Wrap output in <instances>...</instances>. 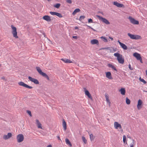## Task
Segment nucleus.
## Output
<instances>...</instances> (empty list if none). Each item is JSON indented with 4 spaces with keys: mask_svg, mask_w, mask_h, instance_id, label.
<instances>
[{
    "mask_svg": "<svg viewBox=\"0 0 147 147\" xmlns=\"http://www.w3.org/2000/svg\"><path fill=\"white\" fill-rule=\"evenodd\" d=\"M114 55L117 57V59L119 63L123 64L124 62V59L122 55L117 53H114Z\"/></svg>",
    "mask_w": 147,
    "mask_h": 147,
    "instance_id": "f257e3e1",
    "label": "nucleus"
},
{
    "mask_svg": "<svg viewBox=\"0 0 147 147\" xmlns=\"http://www.w3.org/2000/svg\"><path fill=\"white\" fill-rule=\"evenodd\" d=\"M36 69L37 71L40 74L47 78L48 80H49L50 79L49 76L47 74H46V73H44L42 71V70L40 67H36Z\"/></svg>",
    "mask_w": 147,
    "mask_h": 147,
    "instance_id": "f03ea898",
    "label": "nucleus"
},
{
    "mask_svg": "<svg viewBox=\"0 0 147 147\" xmlns=\"http://www.w3.org/2000/svg\"><path fill=\"white\" fill-rule=\"evenodd\" d=\"M97 17L98 18L99 20H101L103 22L105 23L106 24H109L110 23L105 18L99 16L97 15Z\"/></svg>",
    "mask_w": 147,
    "mask_h": 147,
    "instance_id": "7ed1b4c3",
    "label": "nucleus"
},
{
    "mask_svg": "<svg viewBox=\"0 0 147 147\" xmlns=\"http://www.w3.org/2000/svg\"><path fill=\"white\" fill-rule=\"evenodd\" d=\"M11 28L12 30V33L13 35V37L16 38H18V37L17 36L16 28L12 25L11 26Z\"/></svg>",
    "mask_w": 147,
    "mask_h": 147,
    "instance_id": "20e7f679",
    "label": "nucleus"
},
{
    "mask_svg": "<svg viewBox=\"0 0 147 147\" xmlns=\"http://www.w3.org/2000/svg\"><path fill=\"white\" fill-rule=\"evenodd\" d=\"M127 35L130 37V38L132 39H138L140 37V36L138 35H135L134 34H132L130 33H128Z\"/></svg>",
    "mask_w": 147,
    "mask_h": 147,
    "instance_id": "39448f33",
    "label": "nucleus"
},
{
    "mask_svg": "<svg viewBox=\"0 0 147 147\" xmlns=\"http://www.w3.org/2000/svg\"><path fill=\"white\" fill-rule=\"evenodd\" d=\"M16 138L17 142L18 143H20L23 141L24 137L23 134H20L17 135Z\"/></svg>",
    "mask_w": 147,
    "mask_h": 147,
    "instance_id": "423d86ee",
    "label": "nucleus"
},
{
    "mask_svg": "<svg viewBox=\"0 0 147 147\" xmlns=\"http://www.w3.org/2000/svg\"><path fill=\"white\" fill-rule=\"evenodd\" d=\"M128 19L130 20V22L133 24L137 25L139 24L138 21L135 20L134 18L131 16H129Z\"/></svg>",
    "mask_w": 147,
    "mask_h": 147,
    "instance_id": "0eeeda50",
    "label": "nucleus"
},
{
    "mask_svg": "<svg viewBox=\"0 0 147 147\" xmlns=\"http://www.w3.org/2000/svg\"><path fill=\"white\" fill-rule=\"evenodd\" d=\"M18 84L19 85L22 86L25 88H27L30 89L33 88V87L32 86L28 85L25 84L22 82H18Z\"/></svg>",
    "mask_w": 147,
    "mask_h": 147,
    "instance_id": "6e6552de",
    "label": "nucleus"
},
{
    "mask_svg": "<svg viewBox=\"0 0 147 147\" xmlns=\"http://www.w3.org/2000/svg\"><path fill=\"white\" fill-rule=\"evenodd\" d=\"M12 136V134L11 133H8L7 134L4 135L3 136V138L5 140H7L10 138Z\"/></svg>",
    "mask_w": 147,
    "mask_h": 147,
    "instance_id": "1a4fd4ad",
    "label": "nucleus"
},
{
    "mask_svg": "<svg viewBox=\"0 0 147 147\" xmlns=\"http://www.w3.org/2000/svg\"><path fill=\"white\" fill-rule=\"evenodd\" d=\"M29 80L31 81V82H34V84H39V82L37 80L32 78V77L30 76H29L28 77Z\"/></svg>",
    "mask_w": 147,
    "mask_h": 147,
    "instance_id": "9d476101",
    "label": "nucleus"
},
{
    "mask_svg": "<svg viewBox=\"0 0 147 147\" xmlns=\"http://www.w3.org/2000/svg\"><path fill=\"white\" fill-rule=\"evenodd\" d=\"M117 42L119 43L121 47L124 50H127V46L121 42L119 40H118Z\"/></svg>",
    "mask_w": 147,
    "mask_h": 147,
    "instance_id": "9b49d317",
    "label": "nucleus"
},
{
    "mask_svg": "<svg viewBox=\"0 0 147 147\" xmlns=\"http://www.w3.org/2000/svg\"><path fill=\"white\" fill-rule=\"evenodd\" d=\"M114 127L115 129H118L119 128L120 129H122V127L120 124L119 123L117 122H115L114 123Z\"/></svg>",
    "mask_w": 147,
    "mask_h": 147,
    "instance_id": "f8f14e48",
    "label": "nucleus"
},
{
    "mask_svg": "<svg viewBox=\"0 0 147 147\" xmlns=\"http://www.w3.org/2000/svg\"><path fill=\"white\" fill-rule=\"evenodd\" d=\"M113 4L114 5L119 7H124L123 4L120 3L117 1H114L113 3Z\"/></svg>",
    "mask_w": 147,
    "mask_h": 147,
    "instance_id": "ddd939ff",
    "label": "nucleus"
},
{
    "mask_svg": "<svg viewBox=\"0 0 147 147\" xmlns=\"http://www.w3.org/2000/svg\"><path fill=\"white\" fill-rule=\"evenodd\" d=\"M133 56L136 57L138 60L141 59V57L140 54L137 53L136 52L134 53L133 54Z\"/></svg>",
    "mask_w": 147,
    "mask_h": 147,
    "instance_id": "4468645a",
    "label": "nucleus"
},
{
    "mask_svg": "<svg viewBox=\"0 0 147 147\" xmlns=\"http://www.w3.org/2000/svg\"><path fill=\"white\" fill-rule=\"evenodd\" d=\"M42 18L43 19L47 21L48 22H50L51 21L50 17L48 15H46L42 17Z\"/></svg>",
    "mask_w": 147,
    "mask_h": 147,
    "instance_id": "2eb2a0df",
    "label": "nucleus"
},
{
    "mask_svg": "<svg viewBox=\"0 0 147 147\" xmlns=\"http://www.w3.org/2000/svg\"><path fill=\"white\" fill-rule=\"evenodd\" d=\"M84 89L85 91V93L86 95L89 98H92L91 94L88 92V91L86 90V88H84Z\"/></svg>",
    "mask_w": 147,
    "mask_h": 147,
    "instance_id": "dca6fc26",
    "label": "nucleus"
},
{
    "mask_svg": "<svg viewBox=\"0 0 147 147\" xmlns=\"http://www.w3.org/2000/svg\"><path fill=\"white\" fill-rule=\"evenodd\" d=\"M142 104V101L140 100L139 99L138 100V105H137V107L138 110L140 109L141 108V105Z\"/></svg>",
    "mask_w": 147,
    "mask_h": 147,
    "instance_id": "f3484780",
    "label": "nucleus"
},
{
    "mask_svg": "<svg viewBox=\"0 0 147 147\" xmlns=\"http://www.w3.org/2000/svg\"><path fill=\"white\" fill-rule=\"evenodd\" d=\"M90 43L92 45L96 44L98 45L99 44L98 41L96 39H93L91 40Z\"/></svg>",
    "mask_w": 147,
    "mask_h": 147,
    "instance_id": "a211bd4d",
    "label": "nucleus"
},
{
    "mask_svg": "<svg viewBox=\"0 0 147 147\" xmlns=\"http://www.w3.org/2000/svg\"><path fill=\"white\" fill-rule=\"evenodd\" d=\"M106 77L109 79H113L111 76V74L110 72H108L106 74Z\"/></svg>",
    "mask_w": 147,
    "mask_h": 147,
    "instance_id": "6ab92c4d",
    "label": "nucleus"
},
{
    "mask_svg": "<svg viewBox=\"0 0 147 147\" xmlns=\"http://www.w3.org/2000/svg\"><path fill=\"white\" fill-rule=\"evenodd\" d=\"M108 67L110 68H111L112 69H114V70L117 72V71L115 66L112 64L109 63L108 64Z\"/></svg>",
    "mask_w": 147,
    "mask_h": 147,
    "instance_id": "aec40b11",
    "label": "nucleus"
},
{
    "mask_svg": "<svg viewBox=\"0 0 147 147\" xmlns=\"http://www.w3.org/2000/svg\"><path fill=\"white\" fill-rule=\"evenodd\" d=\"M36 124L37 125L38 128L42 129L41 125L38 119L36 120Z\"/></svg>",
    "mask_w": 147,
    "mask_h": 147,
    "instance_id": "412c9836",
    "label": "nucleus"
},
{
    "mask_svg": "<svg viewBox=\"0 0 147 147\" xmlns=\"http://www.w3.org/2000/svg\"><path fill=\"white\" fill-rule=\"evenodd\" d=\"M61 60L62 61H64L65 63H72V62L70 60H69V59H61Z\"/></svg>",
    "mask_w": 147,
    "mask_h": 147,
    "instance_id": "4be33fe9",
    "label": "nucleus"
},
{
    "mask_svg": "<svg viewBox=\"0 0 147 147\" xmlns=\"http://www.w3.org/2000/svg\"><path fill=\"white\" fill-rule=\"evenodd\" d=\"M62 125L63 127L64 130L65 131L67 129L66 123L64 120H63L62 123Z\"/></svg>",
    "mask_w": 147,
    "mask_h": 147,
    "instance_id": "5701e85b",
    "label": "nucleus"
},
{
    "mask_svg": "<svg viewBox=\"0 0 147 147\" xmlns=\"http://www.w3.org/2000/svg\"><path fill=\"white\" fill-rule=\"evenodd\" d=\"M65 141L66 143L67 144L69 145L71 147L72 146V145L71 143L70 142V141H69V140L68 139L66 138L65 139Z\"/></svg>",
    "mask_w": 147,
    "mask_h": 147,
    "instance_id": "b1692460",
    "label": "nucleus"
},
{
    "mask_svg": "<svg viewBox=\"0 0 147 147\" xmlns=\"http://www.w3.org/2000/svg\"><path fill=\"white\" fill-rule=\"evenodd\" d=\"M120 91L121 92V93L122 95H124L125 94V88H121L120 90Z\"/></svg>",
    "mask_w": 147,
    "mask_h": 147,
    "instance_id": "393cba45",
    "label": "nucleus"
},
{
    "mask_svg": "<svg viewBox=\"0 0 147 147\" xmlns=\"http://www.w3.org/2000/svg\"><path fill=\"white\" fill-rule=\"evenodd\" d=\"M80 11V9H79L77 8L72 13V15H75L76 13L79 12Z\"/></svg>",
    "mask_w": 147,
    "mask_h": 147,
    "instance_id": "a878e982",
    "label": "nucleus"
},
{
    "mask_svg": "<svg viewBox=\"0 0 147 147\" xmlns=\"http://www.w3.org/2000/svg\"><path fill=\"white\" fill-rule=\"evenodd\" d=\"M131 141H132L130 145V147H134V145L135 144V141L133 139H131Z\"/></svg>",
    "mask_w": 147,
    "mask_h": 147,
    "instance_id": "bb28decb",
    "label": "nucleus"
},
{
    "mask_svg": "<svg viewBox=\"0 0 147 147\" xmlns=\"http://www.w3.org/2000/svg\"><path fill=\"white\" fill-rule=\"evenodd\" d=\"M139 80L141 82H142L144 84H146V82L145 81L144 79L141 78V77H140L139 78Z\"/></svg>",
    "mask_w": 147,
    "mask_h": 147,
    "instance_id": "cd10ccee",
    "label": "nucleus"
},
{
    "mask_svg": "<svg viewBox=\"0 0 147 147\" xmlns=\"http://www.w3.org/2000/svg\"><path fill=\"white\" fill-rule=\"evenodd\" d=\"M90 138L91 141H93L95 137L92 134L90 135Z\"/></svg>",
    "mask_w": 147,
    "mask_h": 147,
    "instance_id": "c85d7f7f",
    "label": "nucleus"
},
{
    "mask_svg": "<svg viewBox=\"0 0 147 147\" xmlns=\"http://www.w3.org/2000/svg\"><path fill=\"white\" fill-rule=\"evenodd\" d=\"M130 100L127 97L126 98V102L127 104L129 105L130 103Z\"/></svg>",
    "mask_w": 147,
    "mask_h": 147,
    "instance_id": "c756f323",
    "label": "nucleus"
},
{
    "mask_svg": "<svg viewBox=\"0 0 147 147\" xmlns=\"http://www.w3.org/2000/svg\"><path fill=\"white\" fill-rule=\"evenodd\" d=\"M60 5H61L60 3H57L56 5H54L53 6L57 8H58L60 7Z\"/></svg>",
    "mask_w": 147,
    "mask_h": 147,
    "instance_id": "7c9ffc66",
    "label": "nucleus"
},
{
    "mask_svg": "<svg viewBox=\"0 0 147 147\" xmlns=\"http://www.w3.org/2000/svg\"><path fill=\"white\" fill-rule=\"evenodd\" d=\"M100 38H101V39H103V41H104V42H107V39L105 37H104L103 36H101Z\"/></svg>",
    "mask_w": 147,
    "mask_h": 147,
    "instance_id": "2f4dec72",
    "label": "nucleus"
},
{
    "mask_svg": "<svg viewBox=\"0 0 147 147\" xmlns=\"http://www.w3.org/2000/svg\"><path fill=\"white\" fill-rule=\"evenodd\" d=\"M56 16L59 18H62L63 17L62 15L59 13L57 12Z\"/></svg>",
    "mask_w": 147,
    "mask_h": 147,
    "instance_id": "473e14b6",
    "label": "nucleus"
},
{
    "mask_svg": "<svg viewBox=\"0 0 147 147\" xmlns=\"http://www.w3.org/2000/svg\"><path fill=\"white\" fill-rule=\"evenodd\" d=\"M82 139L85 143H86L87 141L84 137L82 136Z\"/></svg>",
    "mask_w": 147,
    "mask_h": 147,
    "instance_id": "72a5a7b5",
    "label": "nucleus"
},
{
    "mask_svg": "<svg viewBox=\"0 0 147 147\" xmlns=\"http://www.w3.org/2000/svg\"><path fill=\"white\" fill-rule=\"evenodd\" d=\"M85 18V17L83 16H80V18L79 19V20L81 21L82 19H84Z\"/></svg>",
    "mask_w": 147,
    "mask_h": 147,
    "instance_id": "f704fd0d",
    "label": "nucleus"
},
{
    "mask_svg": "<svg viewBox=\"0 0 147 147\" xmlns=\"http://www.w3.org/2000/svg\"><path fill=\"white\" fill-rule=\"evenodd\" d=\"M49 13L52 15H56L57 13V12L53 11H50Z\"/></svg>",
    "mask_w": 147,
    "mask_h": 147,
    "instance_id": "c9c22d12",
    "label": "nucleus"
},
{
    "mask_svg": "<svg viewBox=\"0 0 147 147\" xmlns=\"http://www.w3.org/2000/svg\"><path fill=\"white\" fill-rule=\"evenodd\" d=\"M126 139V137L125 135H123V141L124 143H125Z\"/></svg>",
    "mask_w": 147,
    "mask_h": 147,
    "instance_id": "e433bc0d",
    "label": "nucleus"
},
{
    "mask_svg": "<svg viewBox=\"0 0 147 147\" xmlns=\"http://www.w3.org/2000/svg\"><path fill=\"white\" fill-rule=\"evenodd\" d=\"M88 23H93V21L91 18L88 19Z\"/></svg>",
    "mask_w": 147,
    "mask_h": 147,
    "instance_id": "4c0bfd02",
    "label": "nucleus"
},
{
    "mask_svg": "<svg viewBox=\"0 0 147 147\" xmlns=\"http://www.w3.org/2000/svg\"><path fill=\"white\" fill-rule=\"evenodd\" d=\"M112 50L113 51V53L117 51V49L116 48L112 47Z\"/></svg>",
    "mask_w": 147,
    "mask_h": 147,
    "instance_id": "58836bf2",
    "label": "nucleus"
},
{
    "mask_svg": "<svg viewBox=\"0 0 147 147\" xmlns=\"http://www.w3.org/2000/svg\"><path fill=\"white\" fill-rule=\"evenodd\" d=\"M27 112V113L31 117L32 116L31 112L30 111L28 110Z\"/></svg>",
    "mask_w": 147,
    "mask_h": 147,
    "instance_id": "ea45409f",
    "label": "nucleus"
},
{
    "mask_svg": "<svg viewBox=\"0 0 147 147\" xmlns=\"http://www.w3.org/2000/svg\"><path fill=\"white\" fill-rule=\"evenodd\" d=\"M129 69L131 70H133V68L131 67V65H130V64H129Z\"/></svg>",
    "mask_w": 147,
    "mask_h": 147,
    "instance_id": "a19ab883",
    "label": "nucleus"
},
{
    "mask_svg": "<svg viewBox=\"0 0 147 147\" xmlns=\"http://www.w3.org/2000/svg\"><path fill=\"white\" fill-rule=\"evenodd\" d=\"M66 2L69 3L71 4L72 3V1L71 0H66Z\"/></svg>",
    "mask_w": 147,
    "mask_h": 147,
    "instance_id": "79ce46f5",
    "label": "nucleus"
},
{
    "mask_svg": "<svg viewBox=\"0 0 147 147\" xmlns=\"http://www.w3.org/2000/svg\"><path fill=\"white\" fill-rule=\"evenodd\" d=\"M112 48H110L109 49V52L110 53H113V51L112 50Z\"/></svg>",
    "mask_w": 147,
    "mask_h": 147,
    "instance_id": "37998d69",
    "label": "nucleus"
},
{
    "mask_svg": "<svg viewBox=\"0 0 147 147\" xmlns=\"http://www.w3.org/2000/svg\"><path fill=\"white\" fill-rule=\"evenodd\" d=\"M106 101L109 104H110L111 103V102L109 100V98L107 99H106Z\"/></svg>",
    "mask_w": 147,
    "mask_h": 147,
    "instance_id": "c03bdc74",
    "label": "nucleus"
},
{
    "mask_svg": "<svg viewBox=\"0 0 147 147\" xmlns=\"http://www.w3.org/2000/svg\"><path fill=\"white\" fill-rule=\"evenodd\" d=\"M1 79L2 80L5 81L6 80L4 77H3L1 78Z\"/></svg>",
    "mask_w": 147,
    "mask_h": 147,
    "instance_id": "a18cd8bd",
    "label": "nucleus"
},
{
    "mask_svg": "<svg viewBox=\"0 0 147 147\" xmlns=\"http://www.w3.org/2000/svg\"><path fill=\"white\" fill-rule=\"evenodd\" d=\"M105 98H106V99L109 98V96L107 94V95L105 94Z\"/></svg>",
    "mask_w": 147,
    "mask_h": 147,
    "instance_id": "49530a36",
    "label": "nucleus"
},
{
    "mask_svg": "<svg viewBox=\"0 0 147 147\" xmlns=\"http://www.w3.org/2000/svg\"><path fill=\"white\" fill-rule=\"evenodd\" d=\"M73 38L75 39H77V36H73Z\"/></svg>",
    "mask_w": 147,
    "mask_h": 147,
    "instance_id": "de8ad7c7",
    "label": "nucleus"
},
{
    "mask_svg": "<svg viewBox=\"0 0 147 147\" xmlns=\"http://www.w3.org/2000/svg\"><path fill=\"white\" fill-rule=\"evenodd\" d=\"M109 47H107V48H103V49H105L109 50Z\"/></svg>",
    "mask_w": 147,
    "mask_h": 147,
    "instance_id": "09e8293b",
    "label": "nucleus"
},
{
    "mask_svg": "<svg viewBox=\"0 0 147 147\" xmlns=\"http://www.w3.org/2000/svg\"><path fill=\"white\" fill-rule=\"evenodd\" d=\"M47 147H52V146L51 144H50L48 145Z\"/></svg>",
    "mask_w": 147,
    "mask_h": 147,
    "instance_id": "8fccbe9b",
    "label": "nucleus"
},
{
    "mask_svg": "<svg viewBox=\"0 0 147 147\" xmlns=\"http://www.w3.org/2000/svg\"><path fill=\"white\" fill-rule=\"evenodd\" d=\"M140 60V62L141 63H143V62L142 61V58L141 57V59L140 60Z\"/></svg>",
    "mask_w": 147,
    "mask_h": 147,
    "instance_id": "3c124183",
    "label": "nucleus"
},
{
    "mask_svg": "<svg viewBox=\"0 0 147 147\" xmlns=\"http://www.w3.org/2000/svg\"><path fill=\"white\" fill-rule=\"evenodd\" d=\"M109 38L111 40H113V38L111 37H109Z\"/></svg>",
    "mask_w": 147,
    "mask_h": 147,
    "instance_id": "603ef678",
    "label": "nucleus"
},
{
    "mask_svg": "<svg viewBox=\"0 0 147 147\" xmlns=\"http://www.w3.org/2000/svg\"><path fill=\"white\" fill-rule=\"evenodd\" d=\"M78 27H75V29H76V30L78 29Z\"/></svg>",
    "mask_w": 147,
    "mask_h": 147,
    "instance_id": "864d4df0",
    "label": "nucleus"
},
{
    "mask_svg": "<svg viewBox=\"0 0 147 147\" xmlns=\"http://www.w3.org/2000/svg\"><path fill=\"white\" fill-rule=\"evenodd\" d=\"M88 27H89V28H90V29L91 28H92L91 26H88V25H86Z\"/></svg>",
    "mask_w": 147,
    "mask_h": 147,
    "instance_id": "5fc2aeb1",
    "label": "nucleus"
},
{
    "mask_svg": "<svg viewBox=\"0 0 147 147\" xmlns=\"http://www.w3.org/2000/svg\"><path fill=\"white\" fill-rule=\"evenodd\" d=\"M91 29H92V30H93V31H96V30L94 29L93 28H91Z\"/></svg>",
    "mask_w": 147,
    "mask_h": 147,
    "instance_id": "6e6d98bb",
    "label": "nucleus"
},
{
    "mask_svg": "<svg viewBox=\"0 0 147 147\" xmlns=\"http://www.w3.org/2000/svg\"><path fill=\"white\" fill-rule=\"evenodd\" d=\"M146 75H147V70H146Z\"/></svg>",
    "mask_w": 147,
    "mask_h": 147,
    "instance_id": "4d7b16f0",
    "label": "nucleus"
},
{
    "mask_svg": "<svg viewBox=\"0 0 147 147\" xmlns=\"http://www.w3.org/2000/svg\"><path fill=\"white\" fill-rule=\"evenodd\" d=\"M58 139L59 140L60 139V137H58Z\"/></svg>",
    "mask_w": 147,
    "mask_h": 147,
    "instance_id": "13d9d810",
    "label": "nucleus"
},
{
    "mask_svg": "<svg viewBox=\"0 0 147 147\" xmlns=\"http://www.w3.org/2000/svg\"><path fill=\"white\" fill-rule=\"evenodd\" d=\"M121 131H123V129H121Z\"/></svg>",
    "mask_w": 147,
    "mask_h": 147,
    "instance_id": "bf43d9fd",
    "label": "nucleus"
},
{
    "mask_svg": "<svg viewBox=\"0 0 147 147\" xmlns=\"http://www.w3.org/2000/svg\"><path fill=\"white\" fill-rule=\"evenodd\" d=\"M1 65L0 64V66H1Z\"/></svg>",
    "mask_w": 147,
    "mask_h": 147,
    "instance_id": "052dcab7",
    "label": "nucleus"
}]
</instances>
